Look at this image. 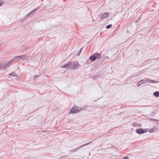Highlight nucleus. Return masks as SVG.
<instances>
[{
    "mask_svg": "<svg viewBox=\"0 0 159 159\" xmlns=\"http://www.w3.org/2000/svg\"><path fill=\"white\" fill-rule=\"evenodd\" d=\"M79 63L77 61H70L66 65H62L61 67L66 68H69L71 70H75L78 68Z\"/></svg>",
    "mask_w": 159,
    "mask_h": 159,
    "instance_id": "obj_1",
    "label": "nucleus"
},
{
    "mask_svg": "<svg viewBox=\"0 0 159 159\" xmlns=\"http://www.w3.org/2000/svg\"><path fill=\"white\" fill-rule=\"evenodd\" d=\"M141 82H143L144 84H146L147 83H156L158 82V81L155 80H151L150 79H147L145 80H140V81L138 83L139 85L138 86H140V85L143 84V83H141Z\"/></svg>",
    "mask_w": 159,
    "mask_h": 159,
    "instance_id": "obj_2",
    "label": "nucleus"
},
{
    "mask_svg": "<svg viewBox=\"0 0 159 159\" xmlns=\"http://www.w3.org/2000/svg\"><path fill=\"white\" fill-rule=\"evenodd\" d=\"M81 110L80 107H77L76 105L74 106L71 108L69 114L70 113H75L79 112Z\"/></svg>",
    "mask_w": 159,
    "mask_h": 159,
    "instance_id": "obj_3",
    "label": "nucleus"
},
{
    "mask_svg": "<svg viewBox=\"0 0 159 159\" xmlns=\"http://www.w3.org/2000/svg\"><path fill=\"white\" fill-rule=\"evenodd\" d=\"M101 55L100 54L96 53L90 57L89 60H96L99 59L101 57Z\"/></svg>",
    "mask_w": 159,
    "mask_h": 159,
    "instance_id": "obj_4",
    "label": "nucleus"
},
{
    "mask_svg": "<svg viewBox=\"0 0 159 159\" xmlns=\"http://www.w3.org/2000/svg\"><path fill=\"white\" fill-rule=\"evenodd\" d=\"M11 62H9L7 64L5 65L3 62L2 63H0V70H4L6 69L7 67L9 66Z\"/></svg>",
    "mask_w": 159,
    "mask_h": 159,
    "instance_id": "obj_5",
    "label": "nucleus"
},
{
    "mask_svg": "<svg viewBox=\"0 0 159 159\" xmlns=\"http://www.w3.org/2000/svg\"><path fill=\"white\" fill-rule=\"evenodd\" d=\"M92 142H89V143H85L84 144L80 146H79L77 148H76L74 149H73L72 150H70V152H75L77 150H79V149H80V148H81L85 146H86L87 145H89V144L91 143Z\"/></svg>",
    "mask_w": 159,
    "mask_h": 159,
    "instance_id": "obj_6",
    "label": "nucleus"
},
{
    "mask_svg": "<svg viewBox=\"0 0 159 159\" xmlns=\"http://www.w3.org/2000/svg\"><path fill=\"white\" fill-rule=\"evenodd\" d=\"M16 59H20L23 60L28 59V58L25 55H21L14 57L13 60H15Z\"/></svg>",
    "mask_w": 159,
    "mask_h": 159,
    "instance_id": "obj_7",
    "label": "nucleus"
},
{
    "mask_svg": "<svg viewBox=\"0 0 159 159\" xmlns=\"http://www.w3.org/2000/svg\"><path fill=\"white\" fill-rule=\"evenodd\" d=\"M136 132L139 134H142L146 132L143 129H137Z\"/></svg>",
    "mask_w": 159,
    "mask_h": 159,
    "instance_id": "obj_8",
    "label": "nucleus"
},
{
    "mask_svg": "<svg viewBox=\"0 0 159 159\" xmlns=\"http://www.w3.org/2000/svg\"><path fill=\"white\" fill-rule=\"evenodd\" d=\"M39 8V7H37L36 8H35L34 10H33V11H32L31 12H30V13H29L28 15H27L26 16H29L30 15H33V14L34 13H35V11H36L38 10V9Z\"/></svg>",
    "mask_w": 159,
    "mask_h": 159,
    "instance_id": "obj_9",
    "label": "nucleus"
},
{
    "mask_svg": "<svg viewBox=\"0 0 159 159\" xmlns=\"http://www.w3.org/2000/svg\"><path fill=\"white\" fill-rule=\"evenodd\" d=\"M108 15V14L107 13H105L102 15H100V18L101 19H105L107 17Z\"/></svg>",
    "mask_w": 159,
    "mask_h": 159,
    "instance_id": "obj_10",
    "label": "nucleus"
},
{
    "mask_svg": "<svg viewBox=\"0 0 159 159\" xmlns=\"http://www.w3.org/2000/svg\"><path fill=\"white\" fill-rule=\"evenodd\" d=\"M153 95L155 96L158 97H159V92L158 91H156L154 93Z\"/></svg>",
    "mask_w": 159,
    "mask_h": 159,
    "instance_id": "obj_11",
    "label": "nucleus"
},
{
    "mask_svg": "<svg viewBox=\"0 0 159 159\" xmlns=\"http://www.w3.org/2000/svg\"><path fill=\"white\" fill-rule=\"evenodd\" d=\"M10 75L13 76H16V74L14 72H12L10 74Z\"/></svg>",
    "mask_w": 159,
    "mask_h": 159,
    "instance_id": "obj_12",
    "label": "nucleus"
},
{
    "mask_svg": "<svg viewBox=\"0 0 159 159\" xmlns=\"http://www.w3.org/2000/svg\"><path fill=\"white\" fill-rule=\"evenodd\" d=\"M80 108H81V110H85L87 108V107L85 106H84Z\"/></svg>",
    "mask_w": 159,
    "mask_h": 159,
    "instance_id": "obj_13",
    "label": "nucleus"
},
{
    "mask_svg": "<svg viewBox=\"0 0 159 159\" xmlns=\"http://www.w3.org/2000/svg\"><path fill=\"white\" fill-rule=\"evenodd\" d=\"M112 25L111 24H110V25H107L106 27V28L107 29H109L110 28H111V27H112Z\"/></svg>",
    "mask_w": 159,
    "mask_h": 159,
    "instance_id": "obj_14",
    "label": "nucleus"
},
{
    "mask_svg": "<svg viewBox=\"0 0 159 159\" xmlns=\"http://www.w3.org/2000/svg\"><path fill=\"white\" fill-rule=\"evenodd\" d=\"M4 3V2L2 0H0V6H2Z\"/></svg>",
    "mask_w": 159,
    "mask_h": 159,
    "instance_id": "obj_15",
    "label": "nucleus"
},
{
    "mask_svg": "<svg viewBox=\"0 0 159 159\" xmlns=\"http://www.w3.org/2000/svg\"><path fill=\"white\" fill-rule=\"evenodd\" d=\"M82 49V48L80 49V52L77 54V55L79 56L80 55V52L81 51V50Z\"/></svg>",
    "mask_w": 159,
    "mask_h": 159,
    "instance_id": "obj_16",
    "label": "nucleus"
},
{
    "mask_svg": "<svg viewBox=\"0 0 159 159\" xmlns=\"http://www.w3.org/2000/svg\"><path fill=\"white\" fill-rule=\"evenodd\" d=\"M39 75H36L34 77V79H35L36 78H37L38 77H39Z\"/></svg>",
    "mask_w": 159,
    "mask_h": 159,
    "instance_id": "obj_17",
    "label": "nucleus"
},
{
    "mask_svg": "<svg viewBox=\"0 0 159 159\" xmlns=\"http://www.w3.org/2000/svg\"><path fill=\"white\" fill-rule=\"evenodd\" d=\"M129 158V157H125L123 158V159H128Z\"/></svg>",
    "mask_w": 159,
    "mask_h": 159,
    "instance_id": "obj_18",
    "label": "nucleus"
},
{
    "mask_svg": "<svg viewBox=\"0 0 159 159\" xmlns=\"http://www.w3.org/2000/svg\"><path fill=\"white\" fill-rule=\"evenodd\" d=\"M153 120L156 121H159V120H158L154 119Z\"/></svg>",
    "mask_w": 159,
    "mask_h": 159,
    "instance_id": "obj_19",
    "label": "nucleus"
},
{
    "mask_svg": "<svg viewBox=\"0 0 159 159\" xmlns=\"http://www.w3.org/2000/svg\"><path fill=\"white\" fill-rule=\"evenodd\" d=\"M95 60H91V62H93V61H94Z\"/></svg>",
    "mask_w": 159,
    "mask_h": 159,
    "instance_id": "obj_20",
    "label": "nucleus"
},
{
    "mask_svg": "<svg viewBox=\"0 0 159 159\" xmlns=\"http://www.w3.org/2000/svg\"><path fill=\"white\" fill-rule=\"evenodd\" d=\"M141 83H143V84H144L143 82H141Z\"/></svg>",
    "mask_w": 159,
    "mask_h": 159,
    "instance_id": "obj_21",
    "label": "nucleus"
},
{
    "mask_svg": "<svg viewBox=\"0 0 159 159\" xmlns=\"http://www.w3.org/2000/svg\"><path fill=\"white\" fill-rule=\"evenodd\" d=\"M151 130H150V132H151Z\"/></svg>",
    "mask_w": 159,
    "mask_h": 159,
    "instance_id": "obj_22",
    "label": "nucleus"
},
{
    "mask_svg": "<svg viewBox=\"0 0 159 159\" xmlns=\"http://www.w3.org/2000/svg\"><path fill=\"white\" fill-rule=\"evenodd\" d=\"M151 130H152V131H153V129H152Z\"/></svg>",
    "mask_w": 159,
    "mask_h": 159,
    "instance_id": "obj_23",
    "label": "nucleus"
}]
</instances>
